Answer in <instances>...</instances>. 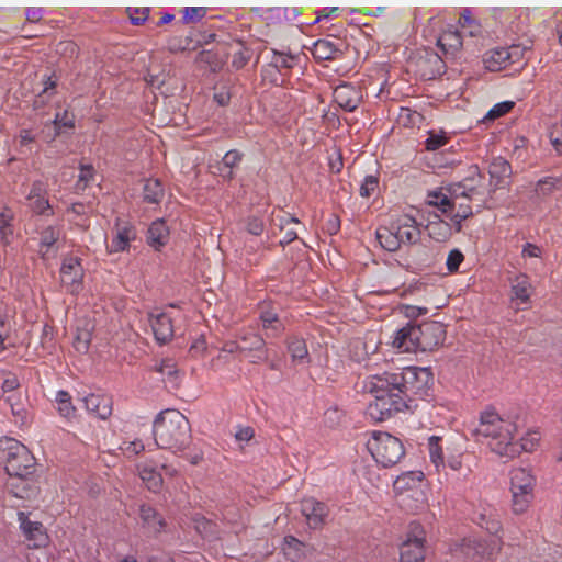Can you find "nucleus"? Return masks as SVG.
<instances>
[{"label": "nucleus", "instance_id": "64", "mask_svg": "<svg viewBox=\"0 0 562 562\" xmlns=\"http://www.w3.org/2000/svg\"><path fill=\"white\" fill-rule=\"evenodd\" d=\"M47 195V184L42 180H35L26 199L40 198Z\"/></svg>", "mask_w": 562, "mask_h": 562}, {"label": "nucleus", "instance_id": "17", "mask_svg": "<svg viewBox=\"0 0 562 562\" xmlns=\"http://www.w3.org/2000/svg\"><path fill=\"white\" fill-rule=\"evenodd\" d=\"M491 186L493 191L505 188L509 184L513 170L510 164L503 157H495L488 165Z\"/></svg>", "mask_w": 562, "mask_h": 562}, {"label": "nucleus", "instance_id": "60", "mask_svg": "<svg viewBox=\"0 0 562 562\" xmlns=\"http://www.w3.org/2000/svg\"><path fill=\"white\" fill-rule=\"evenodd\" d=\"M464 260L463 254L459 249H452L447 257L446 266L450 273L457 272Z\"/></svg>", "mask_w": 562, "mask_h": 562}, {"label": "nucleus", "instance_id": "42", "mask_svg": "<svg viewBox=\"0 0 562 562\" xmlns=\"http://www.w3.org/2000/svg\"><path fill=\"white\" fill-rule=\"evenodd\" d=\"M80 173L78 176V180L75 183V192L80 193L83 192L91 182L94 181L95 170L92 165L80 164L79 166Z\"/></svg>", "mask_w": 562, "mask_h": 562}, {"label": "nucleus", "instance_id": "38", "mask_svg": "<svg viewBox=\"0 0 562 562\" xmlns=\"http://www.w3.org/2000/svg\"><path fill=\"white\" fill-rule=\"evenodd\" d=\"M232 49V67L235 69L244 68L252 57V50L246 47L241 42H237L231 46Z\"/></svg>", "mask_w": 562, "mask_h": 562}, {"label": "nucleus", "instance_id": "49", "mask_svg": "<svg viewBox=\"0 0 562 562\" xmlns=\"http://www.w3.org/2000/svg\"><path fill=\"white\" fill-rule=\"evenodd\" d=\"M207 9L204 7H186L181 10L183 24H195L200 22L206 14Z\"/></svg>", "mask_w": 562, "mask_h": 562}, {"label": "nucleus", "instance_id": "10", "mask_svg": "<svg viewBox=\"0 0 562 562\" xmlns=\"http://www.w3.org/2000/svg\"><path fill=\"white\" fill-rule=\"evenodd\" d=\"M83 276L85 270L80 258L67 256L63 259L60 281L69 293L77 294L82 290Z\"/></svg>", "mask_w": 562, "mask_h": 562}, {"label": "nucleus", "instance_id": "32", "mask_svg": "<svg viewBox=\"0 0 562 562\" xmlns=\"http://www.w3.org/2000/svg\"><path fill=\"white\" fill-rule=\"evenodd\" d=\"M473 521L481 528L485 529L490 535L497 536L502 531V524L491 510L484 509L473 517Z\"/></svg>", "mask_w": 562, "mask_h": 562}, {"label": "nucleus", "instance_id": "18", "mask_svg": "<svg viewBox=\"0 0 562 562\" xmlns=\"http://www.w3.org/2000/svg\"><path fill=\"white\" fill-rule=\"evenodd\" d=\"M334 99L341 109L353 112L360 104L361 95L353 86L344 83L335 89Z\"/></svg>", "mask_w": 562, "mask_h": 562}, {"label": "nucleus", "instance_id": "54", "mask_svg": "<svg viewBox=\"0 0 562 562\" xmlns=\"http://www.w3.org/2000/svg\"><path fill=\"white\" fill-rule=\"evenodd\" d=\"M243 158L244 154L241 151L237 149H232L224 155L220 166H223L224 168L227 169H236L240 165Z\"/></svg>", "mask_w": 562, "mask_h": 562}, {"label": "nucleus", "instance_id": "5", "mask_svg": "<svg viewBox=\"0 0 562 562\" xmlns=\"http://www.w3.org/2000/svg\"><path fill=\"white\" fill-rule=\"evenodd\" d=\"M385 373L384 385L397 389L411 406H413L416 398H423L427 395L432 384V373L428 368L407 367L398 372ZM380 385L383 386V383Z\"/></svg>", "mask_w": 562, "mask_h": 562}, {"label": "nucleus", "instance_id": "47", "mask_svg": "<svg viewBox=\"0 0 562 562\" xmlns=\"http://www.w3.org/2000/svg\"><path fill=\"white\" fill-rule=\"evenodd\" d=\"M422 482V473L420 472H408L394 481V488L396 491L403 492L406 490H411L415 487L418 483Z\"/></svg>", "mask_w": 562, "mask_h": 562}, {"label": "nucleus", "instance_id": "63", "mask_svg": "<svg viewBox=\"0 0 562 562\" xmlns=\"http://www.w3.org/2000/svg\"><path fill=\"white\" fill-rule=\"evenodd\" d=\"M304 547V543L296 539L293 536H286L284 537V550H293L294 551V559H300L302 554V548Z\"/></svg>", "mask_w": 562, "mask_h": 562}, {"label": "nucleus", "instance_id": "6", "mask_svg": "<svg viewBox=\"0 0 562 562\" xmlns=\"http://www.w3.org/2000/svg\"><path fill=\"white\" fill-rule=\"evenodd\" d=\"M0 459L4 462V469L9 477L35 474L36 461L31 451L15 439L8 438L3 442Z\"/></svg>", "mask_w": 562, "mask_h": 562}, {"label": "nucleus", "instance_id": "11", "mask_svg": "<svg viewBox=\"0 0 562 562\" xmlns=\"http://www.w3.org/2000/svg\"><path fill=\"white\" fill-rule=\"evenodd\" d=\"M5 488L13 496L26 501L35 499L40 493V486L35 474H23L9 477L5 483Z\"/></svg>", "mask_w": 562, "mask_h": 562}, {"label": "nucleus", "instance_id": "48", "mask_svg": "<svg viewBox=\"0 0 562 562\" xmlns=\"http://www.w3.org/2000/svg\"><path fill=\"white\" fill-rule=\"evenodd\" d=\"M56 85L55 80L45 76L44 88L34 100V109H41L49 101L50 97L55 93Z\"/></svg>", "mask_w": 562, "mask_h": 562}, {"label": "nucleus", "instance_id": "2", "mask_svg": "<svg viewBox=\"0 0 562 562\" xmlns=\"http://www.w3.org/2000/svg\"><path fill=\"white\" fill-rule=\"evenodd\" d=\"M445 339L446 328L440 322L428 321L419 325L408 323L396 331L393 347L403 352H426L441 346Z\"/></svg>", "mask_w": 562, "mask_h": 562}, {"label": "nucleus", "instance_id": "52", "mask_svg": "<svg viewBox=\"0 0 562 562\" xmlns=\"http://www.w3.org/2000/svg\"><path fill=\"white\" fill-rule=\"evenodd\" d=\"M30 201L31 210L37 215H52L53 212L48 213L52 210V205L48 199L45 196L27 199Z\"/></svg>", "mask_w": 562, "mask_h": 562}, {"label": "nucleus", "instance_id": "51", "mask_svg": "<svg viewBox=\"0 0 562 562\" xmlns=\"http://www.w3.org/2000/svg\"><path fill=\"white\" fill-rule=\"evenodd\" d=\"M514 106L515 102L513 101H504L497 103L487 112L486 116L484 117V121H493L495 119H498L510 112Z\"/></svg>", "mask_w": 562, "mask_h": 562}, {"label": "nucleus", "instance_id": "58", "mask_svg": "<svg viewBox=\"0 0 562 562\" xmlns=\"http://www.w3.org/2000/svg\"><path fill=\"white\" fill-rule=\"evenodd\" d=\"M448 142V137L445 133L437 134L436 132H429L427 139L425 140V146L427 150H437Z\"/></svg>", "mask_w": 562, "mask_h": 562}, {"label": "nucleus", "instance_id": "55", "mask_svg": "<svg viewBox=\"0 0 562 562\" xmlns=\"http://www.w3.org/2000/svg\"><path fill=\"white\" fill-rule=\"evenodd\" d=\"M344 412L337 406L329 407L324 413V422L330 428H335L341 424Z\"/></svg>", "mask_w": 562, "mask_h": 562}, {"label": "nucleus", "instance_id": "39", "mask_svg": "<svg viewBox=\"0 0 562 562\" xmlns=\"http://www.w3.org/2000/svg\"><path fill=\"white\" fill-rule=\"evenodd\" d=\"M92 339V326L90 323H85L83 327H77L76 336L74 338V347L80 353H87Z\"/></svg>", "mask_w": 562, "mask_h": 562}, {"label": "nucleus", "instance_id": "33", "mask_svg": "<svg viewBox=\"0 0 562 562\" xmlns=\"http://www.w3.org/2000/svg\"><path fill=\"white\" fill-rule=\"evenodd\" d=\"M165 195L162 183L158 179H147L143 187L144 201L159 204Z\"/></svg>", "mask_w": 562, "mask_h": 562}, {"label": "nucleus", "instance_id": "43", "mask_svg": "<svg viewBox=\"0 0 562 562\" xmlns=\"http://www.w3.org/2000/svg\"><path fill=\"white\" fill-rule=\"evenodd\" d=\"M57 409L60 416L70 419L76 415V407L72 405L71 396L67 391H58L56 395Z\"/></svg>", "mask_w": 562, "mask_h": 562}, {"label": "nucleus", "instance_id": "13", "mask_svg": "<svg viewBox=\"0 0 562 562\" xmlns=\"http://www.w3.org/2000/svg\"><path fill=\"white\" fill-rule=\"evenodd\" d=\"M391 229L398 237V241L402 244L415 245L420 239V229L417 226L416 220L407 214L400 215L391 223Z\"/></svg>", "mask_w": 562, "mask_h": 562}, {"label": "nucleus", "instance_id": "9", "mask_svg": "<svg viewBox=\"0 0 562 562\" xmlns=\"http://www.w3.org/2000/svg\"><path fill=\"white\" fill-rule=\"evenodd\" d=\"M459 550L468 559L481 561L501 550V540L492 539L487 541L476 537H468L461 540Z\"/></svg>", "mask_w": 562, "mask_h": 562}, {"label": "nucleus", "instance_id": "21", "mask_svg": "<svg viewBox=\"0 0 562 562\" xmlns=\"http://www.w3.org/2000/svg\"><path fill=\"white\" fill-rule=\"evenodd\" d=\"M342 42L340 40H318L314 43L312 54L318 60H331L342 55Z\"/></svg>", "mask_w": 562, "mask_h": 562}, {"label": "nucleus", "instance_id": "1", "mask_svg": "<svg viewBox=\"0 0 562 562\" xmlns=\"http://www.w3.org/2000/svg\"><path fill=\"white\" fill-rule=\"evenodd\" d=\"M518 416L514 419H504L494 409H486L481 413L477 427L470 429L471 436L476 440L491 438V449L499 456L515 457L524 451H531L537 445L538 438H521L520 442H514V434L519 425Z\"/></svg>", "mask_w": 562, "mask_h": 562}, {"label": "nucleus", "instance_id": "19", "mask_svg": "<svg viewBox=\"0 0 562 562\" xmlns=\"http://www.w3.org/2000/svg\"><path fill=\"white\" fill-rule=\"evenodd\" d=\"M86 409L100 419H106L112 414V398L106 395L89 394L82 398Z\"/></svg>", "mask_w": 562, "mask_h": 562}, {"label": "nucleus", "instance_id": "3", "mask_svg": "<svg viewBox=\"0 0 562 562\" xmlns=\"http://www.w3.org/2000/svg\"><path fill=\"white\" fill-rule=\"evenodd\" d=\"M153 435L160 449L184 450L191 439V426L179 411L165 409L154 420Z\"/></svg>", "mask_w": 562, "mask_h": 562}, {"label": "nucleus", "instance_id": "45", "mask_svg": "<svg viewBox=\"0 0 562 562\" xmlns=\"http://www.w3.org/2000/svg\"><path fill=\"white\" fill-rule=\"evenodd\" d=\"M288 350L294 361H304L308 358V351L304 339L291 337L288 341Z\"/></svg>", "mask_w": 562, "mask_h": 562}, {"label": "nucleus", "instance_id": "46", "mask_svg": "<svg viewBox=\"0 0 562 562\" xmlns=\"http://www.w3.org/2000/svg\"><path fill=\"white\" fill-rule=\"evenodd\" d=\"M265 345L266 342L263 338L256 333L248 331L244 335H240V351H260L263 349Z\"/></svg>", "mask_w": 562, "mask_h": 562}, {"label": "nucleus", "instance_id": "31", "mask_svg": "<svg viewBox=\"0 0 562 562\" xmlns=\"http://www.w3.org/2000/svg\"><path fill=\"white\" fill-rule=\"evenodd\" d=\"M136 233L132 225H125L117 229L116 235L112 238L110 251L119 252L128 248L130 241L135 239Z\"/></svg>", "mask_w": 562, "mask_h": 562}, {"label": "nucleus", "instance_id": "28", "mask_svg": "<svg viewBox=\"0 0 562 562\" xmlns=\"http://www.w3.org/2000/svg\"><path fill=\"white\" fill-rule=\"evenodd\" d=\"M408 257L411 258V265L416 269L428 267L432 262L431 249L423 244H418V241L409 247Z\"/></svg>", "mask_w": 562, "mask_h": 562}, {"label": "nucleus", "instance_id": "41", "mask_svg": "<svg viewBox=\"0 0 562 562\" xmlns=\"http://www.w3.org/2000/svg\"><path fill=\"white\" fill-rule=\"evenodd\" d=\"M530 288L529 278L526 274L517 276L512 284L514 297L521 303H527L530 297Z\"/></svg>", "mask_w": 562, "mask_h": 562}, {"label": "nucleus", "instance_id": "61", "mask_svg": "<svg viewBox=\"0 0 562 562\" xmlns=\"http://www.w3.org/2000/svg\"><path fill=\"white\" fill-rule=\"evenodd\" d=\"M507 48L508 63L509 65L519 63L525 58L526 52L530 49V47L521 46L519 44H514Z\"/></svg>", "mask_w": 562, "mask_h": 562}, {"label": "nucleus", "instance_id": "26", "mask_svg": "<svg viewBox=\"0 0 562 562\" xmlns=\"http://www.w3.org/2000/svg\"><path fill=\"white\" fill-rule=\"evenodd\" d=\"M425 229L427 231L429 238L438 243H445L452 236L451 225L441 220L437 214L434 215V220L428 221Z\"/></svg>", "mask_w": 562, "mask_h": 562}, {"label": "nucleus", "instance_id": "36", "mask_svg": "<svg viewBox=\"0 0 562 562\" xmlns=\"http://www.w3.org/2000/svg\"><path fill=\"white\" fill-rule=\"evenodd\" d=\"M376 239L382 248L387 251H396L401 247L398 237H396L393 229H391V225L379 227L376 231Z\"/></svg>", "mask_w": 562, "mask_h": 562}, {"label": "nucleus", "instance_id": "25", "mask_svg": "<svg viewBox=\"0 0 562 562\" xmlns=\"http://www.w3.org/2000/svg\"><path fill=\"white\" fill-rule=\"evenodd\" d=\"M137 470L139 473V477L150 492H160L164 480L161 473L156 470L155 465L148 462H144L137 465Z\"/></svg>", "mask_w": 562, "mask_h": 562}, {"label": "nucleus", "instance_id": "44", "mask_svg": "<svg viewBox=\"0 0 562 562\" xmlns=\"http://www.w3.org/2000/svg\"><path fill=\"white\" fill-rule=\"evenodd\" d=\"M260 319L265 329L273 331L274 336H278L284 330L283 324L279 319L278 314L273 310H262L260 312Z\"/></svg>", "mask_w": 562, "mask_h": 562}, {"label": "nucleus", "instance_id": "16", "mask_svg": "<svg viewBox=\"0 0 562 562\" xmlns=\"http://www.w3.org/2000/svg\"><path fill=\"white\" fill-rule=\"evenodd\" d=\"M149 322L155 339L158 344H167L173 338V319L167 312L149 314Z\"/></svg>", "mask_w": 562, "mask_h": 562}, {"label": "nucleus", "instance_id": "12", "mask_svg": "<svg viewBox=\"0 0 562 562\" xmlns=\"http://www.w3.org/2000/svg\"><path fill=\"white\" fill-rule=\"evenodd\" d=\"M18 520L31 548L40 549L48 544L49 538L42 522L30 520L29 516L23 512L18 513Z\"/></svg>", "mask_w": 562, "mask_h": 562}, {"label": "nucleus", "instance_id": "29", "mask_svg": "<svg viewBox=\"0 0 562 562\" xmlns=\"http://www.w3.org/2000/svg\"><path fill=\"white\" fill-rule=\"evenodd\" d=\"M45 127H53V137L50 140H55L64 133L65 128H75V115L67 110L64 112H57L54 120L50 123H46Z\"/></svg>", "mask_w": 562, "mask_h": 562}, {"label": "nucleus", "instance_id": "40", "mask_svg": "<svg viewBox=\"0 0 562 562\" xmlns=\"http://www.w3.org/2000/svg\"><path fill=\"white\" fill-rule=\"evenodd\" d=\"M40 252L45 258L49 248L59 239L60 232L54 226H47L40 233Z\"/></svg>", "mask_w": 562, "mask_h": 562}, {"label": "nucleus", "instance_id": "23", "mask_svg": "<svg viewBox=\"0 0 562 562\" xmlns=\"http://www.w3.org/2000/svg\"><path fill=\"white\" fill-rule=\"evenodd\" d=\"M461 182L463 183V189L469 194V200L484 195V176L477 166H471L468 176Z\"/></svg>", "mask_w": 562, "mask_h": 562}, {"label": "nucleus", "instance_id": "62", "mask_svg": "<svg viewBox=\"0 0 562 562\" xmlns=\"http://www.w3.org/2000/svg\"><path fill=\"white\" fill-rule=\"evenodd\" d=\"M429 205L438 207L446 216H450L456 209V202L448 195H442L441 200L438 201H429Z\"/></svg>", "mask_w": 562, "mask_h": 562}, {"label": "nucleus", "instance_id": "30", "mask_svg": "<svg viewBox=\"0 0 562 562\" xmlns=\"http://www.w3.org/2000/svg\"><path fill=\"white\" fill-rule=\"evenodd\" d=\"M139 517L144 525L153 529L155 532H160L166 522L161 515L150 505L143 504L139 506Z\"/></svg>", "mask_w": 562, "mask_h": 562}, {"label": "nucleus", "instance_id": "37", "mask_svg": "<svg viewBox=\"0 0 562 562\" xmlns=\"http://www.w3.org/2000/svg\"><path fill=\"white\" fill-rule=\"evenodd\" d=\"M13 212L4 207L0 213V238L3 245H9L13 237Z\"/></svg>", "mask_w": 562, "mask_h": 562}, {"label": "nucleus", "instance_id": "14", "mask_svg": "<svg viewBox=\"0 0 562 562\" xmlns=\"http://www.w3.org/2000/svg\"><path fill=\"white\" fill-rule=\"evenodd\" d=\"M301 513L306 518L311 529H319L323 527L328 516V507L325 503L310 497L301 502Z\"/></svg>", "mask_w": 562, "mask_h": 562}, {"label": "nucleus", "instance_id": "4", "mask_svg": "<svg viewBox=\"0 0 562 562\" xmlns=\"http://www.w3.org/2000/svg\"><path fill=\"white\" fill-rule=\"evenodd\" d=\"M386 373L372 375L366 382V390L373 394L374 400L368 405L367 414L375 422H384L400 412L412 409L407 400H404L401 392L391 385L384 384Z\"/></svg>", "mask_w": 562, "mask_h": 562}, {"label": "nucleus", "instance_id": "20", "mask_svg": "<svg viewBox=\"0 0 562 562\" xmlns=\"http://www.w3.org/2000/svg\"><path fill=\"white\" fill-rule=\"evenodd\" d=\"M169 227L167 226L165 220L158 218L149 225L147 229L146 241L150 247L159 251L164 246L167 245L169 240Z\"/></svg>", "mask_w": 562, "mask_h": 562}, {"label": "nucleus", "instance_id": "57", "mask_svg": "<svg viewBox=\"0 0 562 562\" xmlns=\"http://www.w3.org/2000/svg\"><path fill=\"white\" fill-rule=\"evenodd\" d=\"M192 43V38L189 36L180 37L172 36L168 40V49L171 53L183 52L190 49V45Z\"/></svg>", "mask_w": 562, "mask_h": 562}, {"label": "nucleus", "instance_id": "50", "mask_svg": "<svg viewBox=\"0 0 562 562\" xmlns=\"http://www.w3.org/2000/svg\"><path fill=\"white\" fill-rule=\"evenodd\" d=\"M440 441H441V438L437 437V436H431L428 439V447H429L430 459H431V462L436 465L437 469L440 465L445 467L442 448L439 445Z\"/></svg>", "mask_w": 562, "mask_h": 562}, {"label": "nucleus", "instance_id": "56", "mask_svg": "<svg viewBox=\"0 0 562 562\" xmlns=\"http://www.w3.org/2000/svg\"><path fill=\"white\" fill-rule=\"evenodd\" d=\"M126 13L128 14V18L134 25H140L143 24L149 14V8L143 7V8H126Z\"/></svg>", "mask_w": 562, "mask_h": 562}, {"label": "nucleus", "instance_id": "34", "mask_svg": "<svg viewBox=\"0 0 562 562\" xmlns=\"http://www.w3.org/2000/svg\"><path fill=\"white\" fill-rule=\"evenodd\" d=\"M157 372H159L164 380L171 385V387L177 389L180 384V371L177 368L176 362L172 359H164L160 364L156 367Z\"/></svg>", "mask_w": 562, "mask_h": 562}, {"label": "nucleus", "instance_id": "7", "mask_svg": "<svg viewBox=\"0 0 562 562\" xmlns=\"http://www.w3.org/2000/svg\"><path fill=\"white\" fill-rule=\"evenodd\" d=\"M366 446L374 460L384 468L397 464L405 454L402 441L389 432H373Z\"/></svg>", "mask_w": 562, "mask_h": 562}, {"label": "nucleus", "instance_id": "53", "mask_svg": "<svg viewBox=\"0 0 562 562\" xmlns=\"http://www.w3.org/2000/svg\"><path fill=\"white\" fill-rule=\"evenodd\" d=\"M246 231L255 236H260L265 231V221L261 216L250 215L245 218Z\"/></svg>", "mask_w": 562, "mask_h": 562}, {"label": "nucleus", "instance_id": "22", "mask_svg": "<svg viewBox=\"0 0 562 562\" xmlns=\"http://www.w3.org/2000/svg\"><path fill=\"white\" fill-rule=\"evenodd\" d=\"M437 45L446 57L456 58L463 46L462 35L459 31H446L439 36Z\"/></svg>", "mask_w": 562, "mask_h": 562}, {"label": "nucleus", "instance_id": "35", "mask_svg": "<svg viewBox=\"0 0 562 562\" xmlns=\"http://www.w3.org/2000/svg\"><path fill=\"white\" fill-rule=\"evenodd\" d=\"M273 56L270 60L269 67L274 68L281 72L283 69H292L299 61V56L292 53L279 52L271 49Z\"/></svg>", "mask_w": 562, "mask_h": 562}, {"label": "nucleus", "instance_id": "8", "mask_svg": "<svg viewBox=\"0 0 562 562\" xmlns=\"http://www.w3.org/2000/svg\"><path fill=\"white\" fill-rule=\"evenodd\" d=\"M536 479L529 470L518 468L510 473V491L513 494V510L516 514L526 512L533 499Z\"/></svg>", "mask_w": 562, "mask_h": 562}, {"label": "nucleus", "instance_id": "15", "mask_svg": "<svg viewBox=\"0 0 562 562\" xmlns=\"http://www.w3.org/2000/svg\"><path fill=\"white\" fill-rule=\"evenodd\" d=\"M258 12L261 19L268 25H281L284 23H290L294 21L300 14V10L295 7H269V8H256L254 9Z\"/></svg>", "mask_w": 562, "mask_h": 562}, {"label": "nucleus", "instance_id": "27", "mask_svg": "<svg viewBox=\"0 0 562 562\" xmlns=\"http://www.w3.org/2000/svg\"><path fill=\"white\" fill-rule=\"evenodd\" d=\"M506 47L488 49L483 56L485 68L490 71H499L509 66Z\"/></svg>", "mask_w": 562, "mask_h": 562}, {"label": "nucleus", "instance_id": "59", "mask_svg": "<svg viewBox=\"0 0 562 562\" xmlns=\"http://www.w3.org/2000/svg\"><path fill=\"white\" fill-rule=\"evenodd\" d=\"M379 187V178L376 176H367L360 187V195L370 198Z\"/></svg>", "mask_w": 562, "mask_h": 562}, {"label": "nucleus", "instance_id": "24", "mask_svg": "<svg viewBox=\"0 0 562 562\" xmlns=\"http://www.w3.org/2000/svg\"><path fill=\"white\" fill-rule=\"evenodd\" d=\"M425 558L424 542L419 538H407L400 548V562H423Z\"/></svg>", "mask_w": 562, "mask_h": 562}]
</instances>
